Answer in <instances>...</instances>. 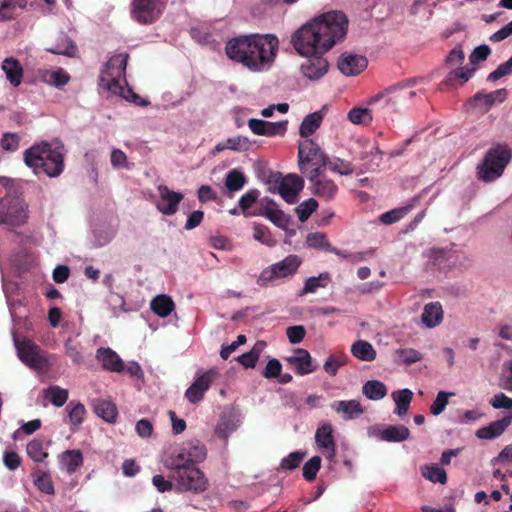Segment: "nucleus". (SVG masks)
<instances>
[{"label": "nucleus", "instance_id": "obj_1", "mask_svg": "<svg viewBox=\"0 0 512 512\" xmlns=\"http://www.w3.org/2000/svg\"><path fill=\"white\" fill-rule=\"evenodd\" d=\"M348 19L343 12L330 11L301 26L291 38L299 55L325 54L347 33Z\"/></svg>", "mask_w": 512, "mask_h": 512}, {"label": "nucleus", "instance_id": "obj_2", "mask_svg": "<svg viewBox=\"0 0 512 512\" xmlns=\"http://www.w3.org/2000/svg\"><path fill=\"white\" fill-rule=\"evenodd\" d=\"M279 41L272 34H251L230 39L225 46L229 59L254 72L270 68L278 51Z\"/></svg>", "mask_w": 512, "mask_h": 512}, {"label": "nucleus", "instance_id": "obj_3", "mask_svg": "<svg viewBox=\"0 0 512 512\" xmlns=\"http://www.w3.org/2000/svg\"><path fill=\"white\" fill-rule=\"evenodd\" d=\"M63 149V145L53 147L47 141L35 143L24 152V162L35 174L57 177L64 170Z\"/></svg>", "mask_w": 512, "mask_h": 512}, {"label": "nucleus", "instance_id": "obj_4", "mask_svg": "<svg viewBox=\"0 0 512 512\" xmlns=\"http://www.w3.org/2000/svg\"><path fill=\"white\" fill-rule=\"evenodd\" d=\"M416 84L415 79L390 86L379 92L369 100V105L376 111L383 113H396L406 106L408 100L416 96V92L409 90Z\"/></svg>", "mask_w": 512, "mask_h": 512}, {"label": "nucleus", "instance_id": "obj_5", "mask_svg": "<svg viewBox=\"0 0 512 512\" xmlns=\"http://www.w3.org/2000/svg\"><path fill=\"white\" fill-rule=\"evenodd\" d=\"M165 467L171 471L169 477L174 482L177 491L199 493L207 489V478L196 466L168 458Z\"/></svg>", "mask_w": 512, "mask_h": 512}, {"label": "nucleus", "instance_id": "obj_6", "mask_svg": "<svg viewBox=\"0 0 512 512\" xmlns=\"http://www.w3.org/2000/svg\"><path fill=\"white\" fill-rule=\"evenodd\" d=\"M512 157L507 145L497 144L485 154L477 167V177L480 181L490 183L501 177Z\"/></svg>", "mask_w": 512, "mask_h": 512}, {"label": "nucleus", "instance_id": "obj_7", "mask_svg": "<svg viewBox=\"0 0 512 512\" xmlns=\"http://www.w3.org/2000/svg\"><path fill=\"white\" fill-rule=\"evenodd\" d=\"M298 167L308 180L320 176L327 167V156L312 139H305L298 146Z\"/></svg>", "mask_w": 512, "mask_h": 512}, {"label": "nucleus", "instance_id": "obj_8", "mask_svg": "<svg viewBox=\"0 0 512 512\" xmlns=\"http://www.w3.org/2000/svg\"><path fill=\"white\" fill-rule=\"evenodd\" d=\"M128 59L129 54L125 52L113 55L100 75L99 86L113 94L122 93L121 81L125 80Z\"/></svg>", "mask_w": 512, "mask_h": 512}, {"label": "nucleus", "instance_id": "obj_9", "mask_svg": "<svg viewBox=\"0 0 512 512\" xmlns=\"http://www.w3.org/2000/svg\"><path fill=\"white\" fill-rule=\"evenodd\" d=\"M15 346L20 360L29 368L37 372H45L50 368L51 364L47 352L32 340L27 338L15 339Z\"/></svg>", "mask_w": 512, "mask_h": 512}, {"label": "nucleus", "instance_id": "obj_10", "mask_svg": "<svg viewBox=\"0 0 512 512\" xmlns=\"http://www.w3.org/2000/svg\"><path fill=\"white\" fill-rule=\"evenodd\" d=\"M300 264L301 261L297 255H289L283 260L265 268L261 272L257 283L260 286H267L268 283L276 279L291 276L297 271Z\"/></svg>", "mask_w": 512, "mask_h": 512}, {"label": "nucleus", "instance_id": "obj_11", "mask_svg": "<svg viewBox=\"0 0 512 512\" xmlns=\"http://www.w3.org/2000/svg\"><path fill=\"white\" fill-rule=\"evenodd\" d=\"M269 183L278 184V193L289 204L297 202L298 195L304 188V180L297 174H287L285 177L280 173L271 174Z\"/></svg>", "mask_w": 512, "mask_h": 512}, {"label": "nucleus", "instance_id": "obj_12", "mask_svg": "<svg viewBox=\"0 0 512 512\" xmlns=\"http://www.w3.org/2000/svg\"><path fill=\"white\" fill-rule=\"evenodd\" d=\"M131 16L140 24L157 21L163 12L165 0H132Z\"/></svg>", "mask_w": 512, "mask_h": 512}, {"label": "nucleus", "instance_id": "obj_13", "mask_svg": "<svg viewBox=\"0 0 512 512\" xmlns=\"http://www.w3.org/2000/svg\"><path fill=\"white\" fill-rule=\"evenodd\" d=\"M27 219V205L23 198L16 193L11 200H7V209L5 213L2 212V224L13 228L25 224Z\"/></svg>", "mask_w": 512, "mask_h": 512}, {"label": "nucleus", "instance_id": "obj_14", "mask_svg": "<svg viewBox=\"0 0 512 512\" xmlns=\"http://www.w3.org/2000/svg\"><path fill=\"white\" fill-rule=\"evenodd\" d=\"M207 455L205 446L199 441L185 443L177 454L171 455L169 459L196 465L205 460Z\"/></svg>", "mask_w": 512, "mask_h": 512}, {"label": "nucleus", "instance_id": "obj_15", "mask_svg": "<svg viewBox=\"0 0 512 512\" xmlns=\"http://www.w3.org/2000/svg\"><path fill=\"white\" fill-rule=\"evenodd\" d=\"M324 54L303 55L306 60L301 64V72L310 80H318L323 77L329 68V63Z\"/></svg>", "mask_w": 512, "mask_h": 512}, {"label": "nucleus", "instance_id": "obj_16", "mask_svg": "<svg viewBox=\"0 0 512 512\" xmlns=\"http://www.w3.org/2000/svg\"><path fill=\"white\" fill-rule=\"evenodd\" d=\"M248 126L255 135L267 137L284 136L287 131L288 121L268 122L261 119H250Z\"/></svg>", "mask_w": 512, "mask_h": 512}, {"label": "nucleus", "instance_id": "obj_17", "mask_svg": "<svg viewBox=\"0 0 512 512\" xmlns=\"http://www.w3.org/2000/svg\"><path fill=\"white\" fill-rule=\"evenodd\" d=\"M157 190L160 197L157 209L164 215H174L183 199V195L180 192L170 190L166 185H159Z\"/></svg>", "mask_w": 512, "mask_h": 512}, {"label": "nucleus", "instance_id": "obj_18", "mask_svg": "<svg viewBox=\"0 0 512 512\" xmlns=\"http://www.w3.org/2000/svg\"><path fill=\"white\" fill-rule=\"evenodd\" d=\"M215 374V371L209 370L196 378L185 392V397L190 403L196 404L203 399L205 392L210 388Z\"/></svg>", "mask_w": 512, "mask_h": 512}, {"label": "nucleus", "instance_id": "obj_19", "mask_svg": "<svg viewBox=\"0 0 512 512\" xmlns=\"http://www.w3.org/2000/svg\"><path fill=\"white\" fill-rule=\"evenodd\" d=\"M368 60L365 56L343 53L338 60V68L346 76H355L366 69Z\"/></svg>", "mask_w": 512, "mask_h": 512}, {"label": "nucleus", "instance_id": "obj_20", "mask_svg": "<svg viewBox=\"0 0 512 512\" xmlns=\"http://www.w3.org/2000/svg\"><path fill=\"white\" fill-rule=\"evenodd\" d=\"M431 264L439 270H449L461 265L460 255L453 249H433Z\"/></svg>", "mask_w": 512, "mask_h": 512}, {"label": "nucleus", "instance_id": "obj_21", "mask_svg": "<svg viewBox=\"0 0 512 512\" xmlns=\"http://www.w3.org/2000/svg\"><path fill=\"white\" fill-rule=\"evenodd\" d=\"M332 433L333 429L329 423L319 426L315 433L317 445L324 450L325 456L329 459H332L336 453V444Z\"/></svg>", "mask_w": 512, "mask_h": 512}, {"label": "nucleus", "instance_id": "obj_22", "mask_svg": "<svg viewBox=\"0 0 512 512\" xmlns=\"http://www.w3.org/2000/svg\"><path fill=\"white\" fill-rule=\"evenodd\" d=\"M309 181L312 183V193L317 197L327 201L335 198L338 192V186L333 180L320 175Z\"/></svg>", "mask_w": 512, "mask_h": 512}, {"label": "nucleus", "instance_id": "obj_23", "mask_svg": "<svg viewBox=\"0 0 512 512\" xmlns=\"http://www.w3.org/2000/svg\"><path fill=\"white\" fill-rule=\"evenodd\" d=\"M96 357L103 369L118 373L124 371V362L111 348H99Z\"/></svg>", "mask_w": 512, "mask_h": 512}, {"label": "nucleus", "instance_id": "obj_24", "mask_svg": "<svg viewBox=\"0 0 512 512\" xmlns=\"http://www.w3.org/2000/svg\"><path fill=\"white\" fill-rule=\"evenodd\" d=\"M331 408L342 415L344 420L354 419L364 413V409L358 400H338L331 404Z\"/></svg>", "mask_w": 512, "mask_h": 512}, {"label": "nucleus", "instance_id": "obj_25", "mask_svg": "<svg viewBox=\"0 0 512 512\" xmlns=\"http://www.w3.org/2000/svg\"><path fill=\"white\" fill-rule=\"evenodd\" d=\"M511 422L512 416H504L502 419L493 421L489 425L478 429L476 431V436L479 439L485 440L497 438L504 433Z\"/></svg>", "mask_w": 512, "mask_h": 512}, {"label": "nucleus", "instance_id": "obj_26", "mask_svg": "<svg viewBox=\"0 0 512 512\" xmlns=\"http://www.w3.org/2000/svg\"><path fill=\"white\" fill-rule=\"evenodd\" d=\"M289 364L295 367L298 375H307L315 371V367L312 365V357L310 353L305 349H297L294 356L289 357Z\"/></svg>", "mask_w": 512, "mask_h": 512}, {"label": "nucleus", "instance_id": "obj_27", "mask_svg": "<svg viewBox=\"0 0 512 512\" xmlns=\"http://www.w3.org/2000/svg\"><path fill=\"white\" fill-rule=\"evenodd\" d=\"M2 71L5 73L6 79L13 87H18L24 75V70L21 63L13 58L9 57L2 61Z\"/></svg>", "mask_w": 512, "mask_h": 512}, {"label": "nucleus", "instance_id": "obj_28", "mask_svg": "<svg viewBox=\"0 0 512 512\" xmlns=\"http://www.w3.org/2000/svg\"><path fill=\"white\" fill-rule=\"evenodd\" d=\"M50 441L45 443L43 437H37L28 442L26 446V453L31 460L36 463L44 462L48 456V447L50 445Z\"/></svg>", "mask_w": 512, "mask_h": 512}, {"label": "nucleus", "instance_id": "obj_29", "mask_svg": "<svg viewBox=\"0 0 512 512\" xmlns=\"http://www.w3.org/2000/svg\"><path fill=\"white\" fill-rule=\"evenodd\" d=\"M268 206L264 211L254 212L253 215H262L267 217L273 224L281 229H286L290 220L289 217L279 209H276V203L271 199H266Z\"/></svg>", "mask_w": 512, "mask_h": 512}, {"label": "nucleus", "instance_id": "obj_30", "mask_svg": "<svg viewBox=\"0 0 512 512\" xmlns=\"http://www.w3.org/2000/svg\"><path fill=\"white\" fill-rule=\"evenodd\" d=\"M247 183V177L243 172L232 169L225 176V195L228 198H233L234 193L240 191Z\"/></svg>", "mask_w": 512, "mask_h": 512}, {"label": "nucleus", "instance_id": "obj_31", "mask_svg": "<svg viewBox=\"0 0 512 512\" xmlns=\"http://www.w3.org/2000/svg\"><path fill=\"white\" fill-rule=\"evenodd\" d=\"M61 466L69 474L75 473L83 465V455L78 449L66 450L59 455Z\"/></svg>", "mask_w": 512, "mask_h": 512}, {"label": "nucleus", "instance_id": "obj_32", "mask_svg": "<svg viewBox=\"0 0 512 512\" xmlns=\"http://www.w3.org/2000/svg\"><path fill=\"white\" fill-rule=\"evenodd\" d=\"M443 318L442 306L439 302H430L425 305L421 319L429 328L440 324Z\"/></svg>", "mask_w": 512, "mask_h": 512}, {"label": "nucleus", "instance_id": "obj_33", "mask_svg": "<svg viewBox=\"0 0 512 512\" xmlns=\"http://www.w3.org/2000/svg\"><path fill=\"white\" fill-rule=\"evenodd\" d=\"M378 437L386 442H402L410 437V431L404 425H391L381 430Z\"/></svg>", "mask_w": 512, "mask_h": 512}, {"label": "nucleus", "instance_id": "obj_34", "mask_svg": "<svg viewBox=\"0 0 512 512\" xmlns=\"http://www.w3.org/2000/svg\"><path fill=\"white\" fill-rule=\"evenodd\" d=\"M47 51L53 54L74 57L77 53V46L70 37L61 33L58 36L56 43L52 47L47 48Z\"/></svg>", "mask_w": 512, "mask_h": 512}, {"label": "nucleus", "instance_id": "obj_35", "mask_svg": "<svg viewBox=\"0 0 512 512\" xmlns=\"http://www.w3.org/2000/svg\"><path fill=\"white\" fill-rule=\"evenodd\" d=\"M323 121V114L321 111H316L311 114H308L302 121L299 129V134L301 137L309 139L316 132V130L320 127Z\"/></svg>", "mask_w": 512, "mask_h": 512}, {"label": "nucleus", "instance_id": "obj_36", "mask_svg": "<svg viewBox=\"0 0 512 512\" xmlns=\"http://www.w3.org/2000/svg\"><path fill=\"white\" fill-rule=\"evenodd\" d=\"M351 354L361 361L371 362L376 359V350L365 340H358L351 346Z\"/></svg>", "mask_w": 512, "mask_h": 512}, {"label": "nucleus", "instance_id": "obj_37", "mask_svg": "<svg viewBox=\"0 0 512 512\" xmlns=\"http://www.w3.org/2000/svg\"><path fill=\"white\" fill-rule=\"evenodd\" d=\"M150 307L156 315L164 318L174 310L175 304L170 296L161 294L153 298Z\"/></svg>", "mask_w": 512, "mask_h": 512}, {"label": "nucleus", "instance_id": "obj_38", "mask_svg": "<svg viewBox=\"0 0 512 512\" xmlns=\"http://www.w3.org/2000/svg\"><path fill=\"white\" fill-rule=\"evenodd\" d=\"M33 483L37 489L45 494H54V485L49 472L36 468L32 473Z\"/></svg>", "mask_w": 512, "mask_h": 512}, {"label": "nucleus", "instance_id": "obj_39", "mask_svg": "<svg viewBox=\"0 0 512 512\" xmlns=\"http://www.w3.org/2000/svg\"><path fill=\"white\" fill-rule=\"evenodd\" d=\"M475 71V67H459L457 69H453L446 75L445 79L441 82V85L454 86L458 80L460 81V84H464L472 78Z\"/></svg>", "mask_w": 512, "mask_h": 512}, {"label": "nucleus", "instance_id": "obj_40", "mask_svg": "<svg viewBox=\"0 0 512 512\" xmlns=\"http://www.w3.org/2000/svg\"><path fill=\"white\" fill-rule=\"evenodd\" d=\"M392 398L396 403L394 413L398 416L406 415L413 398V392L409 389L395 391L392 393Z\"/></svg>", "mask_w": 512, "mask_h": 512}, {"label": "nucleus", "instance_id": "obj_41", "mask_svg": "<svg viewBox=\"0 0 512 512\" xmlns=\"http://www.w3.org/2000/svg\"><path fill=\"white\" fill-rule=\"evenodd\" d=\"M422 359V353L413 348H399L394 352V362L397 364L411 365Z\"/></svg>", "mask_w": 512, "mask_h": 512}, {"label": "nucleus", "instance_id": "obj_42", "mask_svg": "<svg viewBox=\"0 0 512 512\" xmlns=\"http://www.w3.org/2000/svg\"><path fill=\"white\" fill-rule=\"evenodd\" d=\"M363 394L371 400H380L387 395L384 383L378 380H369L362 387Z\"/></svg>", "mask_w": 512, "mask_h": 512}, {"label": "nucleus", "instance_id": "obj_43", "mask_svg": "<svg viewBox=\"0 0 512 512\" xmlns=\"http://www.w3.org/2000/svg\"><path fill=\"white\" fill-rule=\"evenodd\" d=\"M95 413L107 422L115 421L117 417L116 405L107 400H97L94 404Z\"/></svg>", "mask_w": 512, "mask_h": 512}, {"label": "nucleus", "instance_id": "obj_44", "mask_svg": "<svg viewBox=\"0 0 512 512\" xmlns=\"http://www.w3.org/2000/svg\"><path fill=\"white\" fill-rule=\"evenodd\" d=\"M44 397L55 407H62L68 400L69 392L67 389L61 388L58 385H52L43 391Z\"/></svg>", "mask_w": 512, "mask_h": 512}, {"label": "nucleus", "instance_id": "obj_45", "mask_svg": "<svg viewBox=\"0 0 512 512\" xmlns=\"http://www.w3.org/2000/svg\"><path fill=\"white\" fill-rule=\"evenodd\" d=\"M27 5V0H2V21L15 18L17 11L26 9Z\"/></svg>", "mask_w": 512, "mask_h": 512}, {"label": "nucleus", "instance_id": "obj_46", "mask_svg": "<svg viewBox=\"0 0 512 512\" xmlns=\"http://www.w3.org/2000/svg\"><path fill=\"white\" fill-rule=\"evenodd\" d=\"M422 476L433 483L445 484L447 482L446 471L437 464L425 465L421 468Z\"/></svg>", "mask_w": 512, "mask_h": 512}, {"label": "nucleus", "instance_id": "obj_47", "mask_svg": "<svg viewBox=\"0 0 512 512\" xmlns=\"http://www.w3.org/2000/svg\"><path fill=\"white\" fill-rule=\"evenodd\" d=\"M329 282L330 274L328 272L321 273L318 277H310L305 281L300 295L314 293L318 288H325Z\"/></svg>", "mask_w": 512, "mask_h": 512}, {"label": "nucleus", "instance_id": "obj_48", "mask_svg": "<svg viewBox=\"0 0 512 512\" xmlns=\"http://www.w3.org/2000/svg\"><path fill=\"white\" fill-rule=\"evenodd\" d=\"M66 411L68 412L69 421L72 426L78 427L83 423L86 409L82 403L70 401L66 407Z\"/></svg>", "mask_w": 512, "mask_h": 512}, {"label": "nucleus", "instance_id": "obj_49", "mask_svg": "<svg viewBox=\"0 0 512 512\" xmlns=\"http://www.w3.org/2000/svg\"><path fill=\"white\" fill-rule=\"evenodd\" d=\"M494 95H501L499 102L502 103L507 97V90L505 88L495 90L491 93H481L478 92L474 95V101L483 103L486 108H490L495 104Z\"/></svg>", "mask_w": 512, "mask_h": 512}, {"label": "nucleus", "instance_id": "obj_50", "mask_svg": "<svg viewBox=\"0 0 512 512\" xmlns=\"http://www.w3.org/2000/svg\"><path fill=\"white\" fill-rule=\"evenodd\" d=\"M43 77L46 83L54 85L57 88L66 85L70 80L69 74L63 69L47 71Z\"/></svg>", "mask_w": 512, "mask_h": 512}, {"label": "nucleus", "instance_id": "obj_51", "mask_svg": "<svg viewBox=\"0 0 512 512\" xmlns=\"http://www.w3.org/2000/svg\"><path fill=\"white\" fill-rule=\"evenodd\" d=\"M259 196L260 191L258 189H250L240 197L239 207L245 216L253 215V213H248V210L258 200Z\"/></svg>", "mask_w": 512, "mask_h": 512}, {"label": "nucleus", "instance_id": "obj_52", "mask_svg": "<svg viewBox=\"0 0 512 512\" xmlns=\"http://www.w3.org/2000/svg\"><path fill=\"white\" fill-rule=\"evenodd\" d=\"M318 208V202L314 198L305 200L295 209L298 219L305 222L311 214Z\"/></svg>", "mask_w": 512, "mask_h": 512}, {"label": "nucleus", "instance_id": "obj_53", "mask_svg": "<svg viewBox=\"0 0 512 512\" xmlns=\"http://www.w3.org/2000/svg\"><path fill=\"white\" fill-rule=\"evenodd\" d=\"M348 119L353 124H368L372 121L371 110L368 108H352L348 113Z\"/></svg>", "mask_w": 512, "mask_h": 512}, {"label": "nucleus", "instance_id": "obj_54", "mask_svg": "<svg viewBox=\"0 0 512 512\" xmlns=\"http://www.w3.org/2000/svg\"><path fill=\"white\" fill-rule=\"evenodd\" d=\"M253 230V237L255 240L269 247L276 245V240L272 237L269 229L266 226L262 224H256Z\"/></svg>", "mask_w": 512, "mask_h": 512}, {"label": "nucleus", "instance_id": "obj_55", "mask_svg": "<svg viewBox=\"0 0 512 512\" xmlns=\"http://www.w3.org/2000/svg\"><path fill=\"white\" fill-rule=\"evenodd\" d=\"M327 167H329V169L333 172L339 173L340 175H350L354 171L351 162L342 160L340 158L329 160L327 157Z\"/></svg>", "mask_w": 512, "mask_h": 512}, {"label": "nucleus", "instance_id": "obj_56", "mask_svg": "<svg viewBox=\"0 0 512 512\" xmlns=\"http://www.w3.org/2000/svg\"><path fill=\"white\" fill-rule=\"evenodd\" d=\"M321 467V458L313 456L303 466V477L307 481H313Z\"/></svg>", "mask_w": 512, "mask_h": 512}, {"label": "nucleus", "instance_id": "obj_57", "mask_svg": "<svg viewBox=\"0 0 512 512\" xmlns=\"http://www.w3.org/2000/svg\"><path fill=\"white\" fill-rule=\"evenodd\" d=\"M454 393H448L444 391H440L436 399L433 401L432 405L430 406V412L431 414L437 416L440 415L446 408L448 404V400L450 396H453Z\"/></svg>", "mask_w": 512, "mask_h": 512}, {"label": "nucleus", "instance_id": "obj_58", "mask_svg": "<svg viewBox=\"0 0 512 512\" xmlns=\"http://www.w3.org/2000/svg\"><path fill=\"white\" fill-rule=\"evenodd\" d=\"M305 456V452H292L287 457L282 459L280 467L283 470H293L300 465Z\"/></svg>", "mask_w": 512, "mask_h": 512}, {"label": "nucleus", "instance_id": "obj_59", "mask_svg": "<svg viewBox=\"0 0 512 512\" xmlns=\"http://www.w3.org/2000/svg\"><path fill=\"white\" fill-rule=\"evenodd\" d=\"M407 212V207L396 208L381 214L379 219L383 224L390 225L401 220Z\"/></svg>", "mask_w": 512, "mask_h": 512}, {"label": "nucleus", "instance_id": "obj_60", "mask_svg": "<svg viewBox=\"0 0 512 512\" xmlns=\"http://www.w3.org/2000/svg\"><path fill=\"white\" fill-rule=\"evenodd\" d=\"M21 137L17 133L2 134V150L15 152L19 149Z\"/></svg>", "mask_w": 512, "mask_h": 512}, {"label": "nucleus", "instance_id": "obj_61", "mask_svg": "<svg viewBox=\"0 0 512 512\" xmlns=\"http://www.w3.org/2000/svg\"><path fill=\"white\" fill-rule=\"evenodd\" d=\"M512 73V62L510 60L500 64L496 70L491 72L488 77L487 81L495 82L499 79H501L504 76H507Z\"/></svg>", "mask_w": 512, "mask_h": 512}, {"label": "nucleus", "instance_id": "obj_62", "mask_svg": "<svg viewBox=\"0 0 512 512\" xmlns=\"http://www.w3.org/2000/svg\"><path fill=\"white\" fill-rule=\"evenodd\" d=\"M225 146L234 151L247 150L250 147V141L247 137L238 136L228 138L225 141Z\"/></svg>", "mask_w": 512, "mask_h": 512}, {"label": "nucleus", "instance_id": "obj_63", "mask_svg": "<svg viewBox=\"0 0 512 512\" xmlns=\"http://www.w3.org/2000/svg\"><path fill=\"white\" fill-rule=\"evenodd\" d=\"M491 53L488 45H480L476 47L469 56L471 64L475 65L479 62L485 61Z\"/></svg>", "mask_w": 512, "mask_h": 512}, {"label": "nucleus", "instance_id": "obj_64", "mask_svg": "<svg viewBox=\"0 0 512 512\" xmlns=\"http://www.w3.org/2000/svg\"><path fill=\"white\" fill-rule=\"evenodd\" d=\"M282 365L278 359H271L266 364L262 375L267 379L277 378L281 375Z\"/></svg>", "mask_w": 512, "mask_h": 512}]
</instances>
